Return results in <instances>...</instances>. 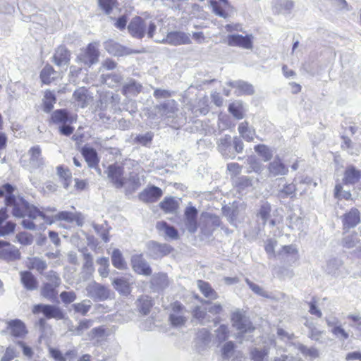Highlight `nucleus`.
<instances>
[{
	"label": "nucleus",
	"instance_id": "ea45409f",
	"mask_svg": "<svg viewBox=\"0 0 361 361\" xmlns=\"http://www.w3.org/2000/svg\"><path fill=\"white\" fill-rule=\"evenodd\" d=\"M25 202L27 201L22 197L18 200L15 197V202L9 205L13 206L12 214L15 217L23 218L26 216L27 209L24 207Z\"/></svg>",
	"mask_w": 361,
	"mask_h": 361
},
{
	"label": "nucleus",
	"instance_id": "4d7b16f0",
	"mask_svg": "<svg viewBox=\"0 0 361 361\" xmlns=\"http://www.w3.org/2000/svg\"><path fill=\"white\" fill-rule=\"evenodd\" d=\"M271 211V207L270 204L268 202H264L261 205L257 213V217L262 220L263 225H265L267 220L269 219Z\"/></svg>",
	"mask_w": 361,
	"mask_h": 361
},
{
	"label": "nucleus",
	"instance_id": "bf43d9fd",
	"mask_svg": "<svg viewBox=\"0 0 361 361\" xmlns=\"http://www.w3.org/2000/svg\"><path fill=\"white\" fill-rule=\"evenodd\" d=\"M255 151L262 157L264 161L270 160L273 156L271 149L264 145L255 146Z\"/></svg>",
	"mask_w": 361,
	"mask_h": 361
},
{
	"label": "nucleus",
	"instance_id": "c03bdc74",
	"mask_svg": "<svg viewBox=\"0 0 361 361\" xmlns=\"http://www.w3.org/2000/svg\"><path fill=\"white\" fill-rule=\"evenodd\" d=\"M87 90L85 87L77 89L73 94V98L78 102V105L84 108L87 106L88 103Z\"/></svg>",
	"mask_w": 361,
	"mask_h": 361
},
{
	"label": "nucleus",
	"instance_id": "412c9836",
	"mask_svg": "<svg viewBox=\"0 0 361 361\" xmlns=\"http://www.w3.org/2000/svg\"><path fill=\"white\" fill-rule=\"evenodd\" d=\"M227 84L233 88H235V93L238 96L247 94L252 95L255 93L253 85L243 80L229 81Z\"/></svg>",
	"mask_w": 361,
	"mask_h": 361
},
{
	"label": "nucleus",
	"instance_id": "864d4df0",
	"mask_svg": "<svg viewBox=\"0 0 361 361\" xmlns=\"http://www.w3.org/2000/svg\"><path fill=\"white\" fill-rule=\"evenodd\" d=\"M152 284L159 289H164L168 286V277L166 274L159 273L153 276Z\"/></svg>",
	"mask_w": 361,
	"mask_h": 361
},
{
	"label": "nucleus",
	"instance_id": "69168bd1",
	"mask_svg": "<svg viewBox=\"0 0 361 361\" xmlns=\"http://www.w3.org/2000/svg\"><path fill=\"white\" fill-rule=\"evenodd\" d=\"M128 190L130 191H135L137 190L141 185L140 178L138 174L130 173L128 179Z\"/></svg>",
	"mask_w": 361,
	"mask_h": 361
},
{
	"label": "nucleus",
	"instance_id": "a211bd4d",
	"mask_svg": "<svg viewBox=\"0 0 361 361\" xmlns=\"http://www.w3.org/2000/svg\"><path fill=\"white\" fill-rule=\"evenodd\" d=\"M298 250L293 245H284L281 250L277 253V256L281 261L288 263L295 262L298 258Z\"/></svg>",
	"mask_w": 361,
	"mask_h": 361
},
{
	"label": "nucleus",
	"instance_id": "72a5a7b5",
	"mask_svg": "<svg viewBox=\"0 0 361 361\" xmlns=\"http://www.w3.org/2000/svg\"><path fill=\"white\" fill-rule=\"evenodd\" d=\"M58 287V286L44 283L41 289V295L51 302H56L57 300L58 290L56 288Z\"/></svg>",
	"mask_w": 361,
	"mask_h": 361
},
{
	"label": "nucleus",
	"instance_id": "f8f14e48",
	"mask_svg": "<svg viewBox=\"0 0 361 361\" xmlns=\"http://www.w3.org/2000/svg\"><path fill=\"white\" fill-rule=\"evenodd\" d=\"M343 229L345 232L353 228L360 222V212L358 209L353 207L342 216Z\"/></svg>",
	"mask_w": 361,
	"mask_h": 361
},
{
	"label": "nucleus",
	"instance_id": "dca6fc26",
	"mask_svg": "<svg viewBox=\"0 0 361 361\" xmlns=\"http://www.w3.org/2000/svg\"><path fill=\"white\" fill-rule=\"evenodd\" d=\"M185 226L190 233H195L197 229V210L195 207H186L184 213Z\"/></svg>",
	"mask_w": 361,
	"mask_h": 361
},
{
	"label": "nucleus",
	"instance_id": "8fccbe9b",
	"mask_svg": "<svg viewBox=\"0 0 361 361\" xmlns=\"http://www.w3.org/2000/svg\"><path fill=\"white\" fill-rule=\"evenodd\" d=\"M196 339L199 344L207 346L211 342V334L209 330L203 328L197 331Z\"/></svg>",
	"mask_w": 361,
	"mask_h": 361
},
{
	"label": "nucleus",
	"instance_id": "c85d7f7f",
	"mask_svg": "<svg viewBox=\"0 0 361 361\" xmlns=\"http://www.w3.org/2000/svg\"><path fill=\"white\" fill-rule=\"evenodd\" d=\"M142 86L135 80L130 78L122 87V94L126 97L136 96L141 92Z\"/></svg>",
	"mask_w": 361,
	"mask_h": 361
},
{
	"label": "nucleus",
	"instance_id": "4be33fe9",
	"mask_svg": "<svg viewBox=\"0 0 361 361\" xmlns=\"http://www.w3.org/2000/svg\"><path fill=\"white\" fill-rule=\"evenodd\" d=\"M162 194V190L159 187L153 185L144 190L140 194L139 197L145 202H155L161 197Z\"/></svg>",
	"mask_w": 361,
	"mask_h": 361
},
{
	"label": "nucleus",
	"instance_id": "2eb2a0df",
	"mask_svg": "<svg viewBox=\"0 0 361 361\" xmlns=\"http://www.w3.org/2000/svg\"><path fill=\"white\" fill-rule=\"evenodd\" d=\"M252 35L243 36L238 34L229 35L227 37V43L231 47H239L246 49H252Z\"/></svg>",
	"mask_w": 361,
	"mask_h": 361
},
{
	"label": "nucleus",
	"instance_id": "a19ab883",
	"mask_svg": "<svg viewBox=\"0 0 361 361\" xmlns=\"http://www.w3.org/2000/svg\"><path fill=\"white\" fill-rule=\"evenodd\" d=\"M104 49L114 56H122L125 54V48L120 44L109 39L104 43Z\"/></svg>",
	"mask_w": 361,
	"mask_h": 361
},
{
	"label": "nucleus",
	"instance_id": "680f3d73",
	"mask_svg": "<svg viewBox=\"0 0 361 361\" xmlns=\"http://www.w3.org/2000/svg\"><path fill=\"white\" fill-rule=\"evenodd\" d=\"M72 307L75 312L80 313L82 315H85L91 307V302L90 300H83L81 302L75 303Z\"/></svg>",
	"mask_w": 361,
	"mask_h": 361
},
{
	"label": "nucleus",
	"instance_id": "f257e3e1",
	"mask_svg": "<svg viewBox=\"0 0 361 361\" xmlns=\"http://www.w3.org/2000/svg\"><path fill=\"white\" fill-rule=\"evenodd\" d=\"M156 30L157 25L154 22L147 21L140 16L133 18L128 25L130 35L137 39H142L146 33L148 38L152 39Z\"/></svg>",
	"mask_w": 361,
	"mask_h": 361
},
{
	"label": "nucleus",
	"instance_id": "4468645a",
	"mask_svg": "<svg viewBox=\"0 0 361 361\" xmlns=\"http://www.w3.org/2000/svg\"><path fill=\"white\" fill-rule=\"evenodd\" d=\"M221 224V220L219 216L216 215L206 216L201 224V233L205 236L212 235V233Z\"/></svg>",
	"mask_w": 361,
	"mask_h": 361
},
{
	"label": "nucleus",
	"instance_id": "3c124183",
	"mask_svg": "<svg viewBox=\"0 0 361 361\" xmlns=\"http://www.w3.org/2000/svg\"><path fill=\"white\" fill-rule=\"evenodd\" d=\"M190 110L195 117H198L200 115H206L209 111L208 105L201 99L197 102V104L192 106Z\"/></svg>",
	"mask_w": 361,
	"mask_h": 361
},
{
	"label": "nucleus",
	"instance_id": "b1692460",
	"mask_svg": "<svg viewBox=\"0 0 361 361\" xmlns=\"http://www.w3.org/2000/svg\"><path fill=\"white\" fill-rule=\"evenodd\" d=\"M30 156L29 162L30 166L34 169H39L44 166V160L42 156V149L39 145L32 147L28 150Z\"/></svg>",
	"mask_w": 361,
	"mask_h": 361
},
{
	"label": "nucleus",
	"instance_id": "f704fd0d",
	"mask_svg": "<svg viewBox=\"0 0 361 361\" xmlns=\"http://www.w3.org/2000/svg\"><path fill=\"white\" fill-rule=\"evenodd\" d=\"M238 130L240 137L245 140L251 142L254 140L255 130L253 128L249 127L247 121L240 123L238 126Z\"/></svg>",
	"mask_w": 361,
	"mask_h": 361
},
{
	"label": "nucleus",
	"instance_id": "58836bf2",
	"mask_svg": "<svg viewBox=\"0 0 361 361\" xmlns=\"http://www.w3.org/2000/svg\"><path fill=\"white\" fill-rule=\"evenodd\" d=\"M24 207L27 209L26 216L29 218L35 219L37 216H40L45 221L49 222V224L52 223V221L49 220V217L46 216L42 212L39 211L37 207L30 205L27 202H24Z\"/></svg>",
	"mask_w": 361,
	"mask_h": 361
},
{
	"label": "nucleus",
	"instance_id": "f03ea898",
	"mask_svg": "<svg viewBox=\"0 0 361 361\" xmlns=\"http://www.w3.org/2000/svg\"><path fill=\"white\" fill-rule=\"evenodd\" d=\"M231 320L233 326L239 331L238 338L240 339V341L242 340H250V337L247 336V334H250L255 330L250 319L243 313L238 310L232 314Z\"/></svg>",
	"mask_w": 361,
	"mask_h": 361
},
{
	"label": "nucleus",
	"instance_id": "603ef678",
	"mask_svg": "<svg viewBox=\"0 0 361 361\" xmlns=\"http://www.w3.org/2000/svg\"><path fill=\"white\" fill-rule=\"evenodd\" d=\"M360 243V239L357 237V234L356 232H354L350 235H348L343 238L342 239V245L347 248L351 249L355 247Z\"/></svg>",
	"mask_w": 361,
	"mask_h": 361
},
{
	"label": "nucleus",
	"instance_id": "7ed1b4c3",
	"mask_svg": "<svg viewBox=\"0 0 361 361\" xmlns=\"http://www.w3.org/2000/svg\"><path fill=\"white\" fill-rule=\"evenodd\" d=\"M34 314L42 313L47 319H55L61 320L65 318L63 311L56 305L37 304L33 307Z\"/></svg>",
	"mask_w": 361,
	"mask_h": 361
},
{
	"label": "nucleus",
	"instance_id": "c756f323",
	"mask_svg": "<svg viewBox=\"0 0 361 361\" xmlns=\"http://www.w3.org/2000/svg\"><path fill=\"white\" fill-rule=\"evenodd\" d=\"M135 303L138 312L142 315H147L153 306L151 297L146 295L139 297Z\"/></svg>",
	"mask_w": 361,
	"mask_h": 361
},
{
	"label": "nucleus",
	"instance_id": "5701e85b",
	"mask_svg": "<svg viewBox=\"0 0 361 361\" xmlns=\"http://www.w3.org/2000/svg\"><path fill=\"white\" fill-rule=\"evenodd\" d=\"M51 121L56 124H72L74 118L65 109H57L53 111L51 116Z\"/></svg>",
	"mask_w": 361,
	"mask_h": 361
},
{
	"label": "nucleus",
	"instance_id": "f3484780",
	"mask_svg": "<svg viewBox=\"0 0 361 361\" xmlns=\"http://www.w3.org/2000/svg\"><path fill=\"white\" fill-rule=\"evenodd\" d=\"M20 283L27 291H33L38 288V281L35 275L30 271H21L19 273Z\"/></svg>",
	"mask_w": 361,
	"mask_h": 361
},
{
	"label": "nucleus",
	"instance_id": "9b49d317",
	"mask_svg": "<svg viewBox=\"0 0 361 361\" xmlns=\"http://www.w3.org/2000/svg\"><path fill=\"white\" fill-rule=\"evenodd\" d=\"M6 331L13 337L23 338L27 334L25 323L19 319L6 322Z\"/></svg>",
	"mask_w": 361,
	"mask_h": 361
},
{
	"label": "nucleus",
	"instance_id": "20e7f679",
	"mask_svg": "<svg viewBox=\"0 0 361 361\" xmlns=\"http://www.w3.org/2000/svg\"><path fill=\"white\" fill-rule=\"evenodd\" d=\"M85 290L87 295L94 301H104L110 298L109 289L95 281L88 283Z\"/></svg>",
	"mask_w": 361,
	"mask_h": 361
},
{
	"label": "nucleus",
	"instance_id": "79ce46f5",
	"mask_svg": "<svg viewBox=\"0 0 361 361\" xmlns=\"http://www.w3.org/2000/svg\"><path fill=\"white\" fill-rule=\"evenodd\" d=\"M56 102V97L54 92L47 90L44 92L42 99L43 111L49 113L54 108V105Z\"/></svg>",
	"mask_w": 361,
	"mask_h": 361
},
{
	"label": "nucleus",
	"instance_id": "39448f33",
	"mask_svg": "<svg viewBox=\"0 0 361 361\" xmlns=\"http://www.w3.org/2000/svg\"><path fill=\"white\" fill-rule=\"evenodd\" d=\"M106 172L108 178L116 188H122L126 183V178L123 176L124 169L122 166L117 164H110Z\"/></svg>",
	"mask_w": 361,
	"mask_h": 361
},
{
	"label": "nucleus",
	"instance_id": "a18cd8bd",
	"mask_svg": "<svg viewBox=\"0 0 361 361\" xmlns=\"http://www.w3.org/2000/svg\"><path fill=\"white\" fill-rule=\"evenodd\" d=\"M93 325L92 319H82L81 320L76 327L73 326L69 327V331L73 332L75 336H81L85 331L89 329Z\"/></svg>",
	"mask_w": 361,
	"mask_h": 361
},
{
	"label": "nucleus",
	"instance_id": "49530a36",
	"mask_svg": "<svg viewBox=\"0 0 361 361\" xmlns=\"http://www.w3.org/2000/svg\"><path fill=\"white\" fill-rule=\"evenodd\" d=\"M56 77V72L52 66L47 65L44 67L40 73V78L43 83L49 84Z\"/></svg>",
	"mask_w": 361,
	"mask_h": 361
},
{
	"label": "nucleus",
	"instance_id": "6e6552de",
	"mask_svg": "<svg viewBox=\"0 0 361 361\" xmlns=\"http://www.w3.org/2000/svg\"><path fill=\"white\" fill-rule=\"evenodd\" d=\"M98 43H90L84 51L78 56V59L85 65L91 66L98 62L99 51Z\"/></svg>",
	"mask_w": 361,
	"mask_h": 361
},
{
	"label": "nucleus",
	"instance_id": "423d86ee",
	"mask_svg": "<svg viewBox=\"0 0 361 361\" xmlns=\"http://www.w3.org/2000/svg\"><path fill=\"white\" fill-rule=\"evenodd\" d=\"M155 41L159 43L170 44L173 46L190 44L191 43L190 34L181 31L170 32L167 34L166 37L161 40Z\"/></svg>",
	"mask_w": 361,
	"mask_h": 361
},
{
	"label": "nucleus",
	"instance_id": "e2e57ef3",
	"mask_svg": "<svg viewBox=\"0 0 361 361\" xmlns=\"http://www.w3.org/2000/svg\"><path fill=\"white\" fill-rule=\"evenodd\" d=\"M334 194V197L338 200L344 199L345 200H348L351 199L350 192L343 190V186L340 183H338L335 185Z\"/></svg>",
	"mask_w": 361,
	"mask_h": 361
},
{
	"label": "nucleus",
	"instance_id": "6ab92c4d",
	"mask_svg": "<svg viewBox=\"0 0 361 361\" xmlns=\"http://www.w3.org/2000/svg\"><path fill=\"white\" fill-rule=\"evenodd\" d=\"M217 149L219 152L225 158H235V155L231 152V137L229 135H225L220 137L217 142Z\"/></svg>",
	"mask_w": 361,
	"mask_h": 361
},
{
	"label": "nucleus",
	"instance_id": "6e6d98bb",
	"mask_svg": "<svg viewBox=\"0 0 361 361\" xmlns=\"http://www.w3.org/2000/svg\"><path fill=\"white\" fill-rule=\"evenodd\" d=\"M177 207V202L173 197H166L160 202V207L167 213L174 212Z\"/></svg>",
	"mask_w": 361,
	"mask_h": 361
},
{
	"label": "nucleus",
	"instance_id": "37998d69",
	"mask_svg": "<svg viewBox=\"0 0 361 361\" xmlns=\"http://www.w3.org/2000/svg\"><path fill=\"white\" fill-rule=\"evenodd\" d=\"M111 262L114 267L119 270H124L127 268L126 262L121 252L118 249H114L111 254Z\"/></svg>",
	"mask_w": 361,
	"mask_h": 361
},
{
	"label": "nucleus",
	"instance_id": "473e14b6",
	"mask_svg": "<svg viewBox=\"0 0 361 361\" xmlns=\"http://www.w3.org/2000/svg\"><path fill=\"white\" fill-rule=\"evenodd\" d=\"M156 228L159 232H163L166 237L171 240H177L179 237L177 229L166 221H158Z\"/></svg>",
	"mask_w": 361,
	"mask_h": 361
},
{
	"label": "nucleus",
	"instance_id": "ddd939ff",
	"mask_svg": "<svg viewBox=\"0 0 361 361\" xmlns=\"http://www.w3.org/2000/svg\"><path fill=\"white\" fill-rule=\"evenodd\" d=\"M131 264L133 271L145 276L152 274V269L148 262L143 258L142 255H135L131 257Z\"/></svg>",
	"mask_w": 361,
	"mask_h": 361
},
{
	"label": "nucleus",
	"instance_id": "1a4fd4ad",
	"mask_svg": "<svg viewBox=\"0 0 361 361\" xmlns=\"http://www.w3.org/2000/svg\"><path fill=\"white\" fill-rule=\"evenodd\" d=\"M155 109L161 116L166 118H173L178 111V103L174 99H169L155 106Z\"/></svg>",
	"mask_w": 361,
	"mask_h": 361
},
{
	"label": "nucleus",
	"instance_id": "4c0bfd02",
	"mask_svg": "<svg viewBox=\"0 0 361 361\" xmlns=\"http://www.w3.org/2000/svg\"><path fill=\"white\" fill-rule=\"evenodd\" d=\"M14 187L10 183L4 184L0 187V197H5V204L9 206L15 202V196L13 195Z\"/></svg>",
	"mask_w": 361,
	"mask_h": 361
},
{
	"label": "nucleus",
	"instance_id": "5fc2aeb1",
	"mask_svg": "<svg viewBox=\"0 0 361 361\" xmlns=\"http://www.w3.org/2000/svg\"><path fill=\"white\" fill-rule=\"evenodd\" d=\"M228 111L237 119H242L244 116L243 106L240 102L230 104Z\"/></svg>",
	"mask_w": 361,
	"mask_h": 361
},
{
	"label": "nucleus",
	"instance_id": "13d9d810",
	"mask_svg": "<svg viewBox=\"0 0 361 361\" xmlns=\"http://www.w3.org/2000/svg\"><path fill=\"white\" fill-rule=\"evenodd\" d=\"M341 265L342 262L339 259L331 258L327 262L326 271L329 274L335 275Z\"/></svg>",
	"mask_w": 361,
	"mask_h": 361
},
{
	"label": "nucleus",
	"instance_id": "9d476101",
	"mask_svg": "<svg viewBox=\"0 0 361 361\" xmlns=\"http://www.w3.org/2000/svg\"><path fill=\"white\" fill-rule=\"evenodd\" d=\"M268 177L274 178L286 176L288 173V166L285 164L282 159L276 156L267 166Z\"/></svg>",
	"mask_w": 361,
	"mask_h": 361
},
{
	"label": "nucleus",
	"instance_id": "338daca9",
	"mask_svg": "<svg viewBox=\"0 0 361 361\" xmlns=\"http://www.w3.org/2000/svg\"><path fill=\"white\" fill-rule=\"evenodd\" d=\"M93 228L95 232L101 237L104 242L107 243L109 241V231L106 226L93 224Z\"/></svg>",
	"mask_w": 361,
	"mask_h": 361
},
{
	"label": "nucleus",
	"instance_id": "2f4dec72",
	"mask_svg": "<svg viewBox=\"0 0 361 361\" xmlns=\"http://www.w3.org/2000/svg\"><path fill=\"white\" fill-rule=\"evenodd\" d=\"M82 154L90 168H97L99 159L97 152L92 147H84L82 149Z\"/></svg>",
	"mask_w": 361,
	"mask_h": 361
},
{
	"label": "nucleus",
	"instance_id": "c9c22d12",
	"mask_svg": "<svg viewBox=\"0 0 361 361\" xmlns=\"http://www.w3.org/2000/svg\"><path fill=\"white\" fill-rule=\"evenodd\" d=\"M112 285L121 295H128L131 291L129 283L123 277L114 279L112 281Z\"/></svg>",
	"mask_w": 361,
	"mask_h": 361
},
{
	"label": "nucleus",
	"instance_id": "09e8293b",
	"mask_svg": "<svg viewBox=\"0 0 361 361\" xmlns=\"http://www.w3.org/2000/svg\"><path fill=\"white\" fill-rule=\"evenodd\" d=\"M294 181L296 182L297 180L295 179ZM297 183H292L285 185L281 190H279V196L281 198L292 197L295 195V191L297 190Z\"/></svg>",
	"mask_w": 361,
	"mask_h": 361
},
{
	"label": "nucleus",
	"instance_id": "a878e982",
	"mask_svg": "<svg viewBox=\"0 0 361 361\" xmlns=\"http://www.w3.org/2000/svg\"><path fill=\"white\" fill-rule=\"evenodd\" d=\"M55 218L58 221H65L68 223L75 222L79 226H82L84 221V218L80 213H73L67 211L59 212Z\"/></svg>",
	"mask_w": 361,
	"mask_h": 361
},
{
	"label": "nucleus",
	"instance_id": "cd10ccee",
	"mask_svg": "<svg viewBox=\"0 0 361 361\" xmlns=\"http://www.w3.org/2000/svg\"><path fill=\"white\" fill-rule=\"evenodd\" d=\"M26 267L30 270H35L39 274H44V271L47 269V263L46 260L39 257H30L27 258Z\"/></svg>",
	"mask_w": 361,
	"mask_h": 361
},
{
	"label": "nucleus",
	"instance_id": "bb28decb",
	"mask_svg": "<svg viewBox=\"0 0 361 361\" xmlns=\"http://www.w3.org/2000/svg\"><path fill=\"white\" fill-rule=\"evenodd\" d=\"M360 178L361 170L356 169L354 166H349L345 170L343 183L345 185H354L358 183Z\"/></svg>",
	"mask_w": 361,
	"mask_h": 361
},
{
	"label": "nucleus",
	"instance_id": "774afa93",
	"mask_svg": "<svg viewBox=\"0 0 361 361\" xmlns=\"http://www.w3.org/2000/svg\"><path fill=\"white\" fill-rule=\"evenodd\" d=\"M105 334V329L103 326L93 328L87 334L89 340H99L102 338Z\"/></svg>",
	"mask_w": 361,
	"mask_h": 361
},
{
	"label": "nucleus",
	"instance_id": "e433bc0d",
	"mask_svg": "<svg viewBox=\"0 0 361 361\" xmlns=\"http://www.w3.org/2000/svg\"><path fill=\"white\" fill-rule=\"evenodd\" d=\"M197 286L205 298L210 300H216L218 298L217 293L212 288L208 282L198 280Z\"/></svg>",
	"mask_w": 361,
	"mask_h": 361
},
{
	"label": "nucleus",
	"instance_id": "7c9ffc66",
	"mask_svg": "<svg viewBox=\"0 0 361 361\" xmlns=\"http://www.w3.org/2000/svg\"><path fill=\"white\" fill-rule=\"evenodd\" d=\"M273 8L276 13L289 14L294 6L292 0H274Z\"/></svg>",
	"mask_w": 361,
	"mask_h": 361
},
{
	"label": "nucleus",
	"instance_id": "aec40b11",
	"mask_svg": "<svg viewBox=\"0 0 361 361\" xmlns=\"http://www.w3.org/2000/svg\"><path fill=\"white\" fill-rule=\"evenodd\" d=\"M20 257V252L18 248L13 245H8L0 250V259L7 262L19 260Z\"/></svg>",
	"mask_w": 361,
	"mask_h": 361
},
{
	"label": "nucleus",
	"instance_id": "052dcab7",
	"mask_svg": "<svg viewBox=\"0 0 361 361\" xmlns=\"http://www.w3.org/2000/svg\"><path fill=\"white\" fill-rule=\"evenodd\" d=\"M216 339L219 343L225 341L229 336V330L227 325L221 324L215 331Z\"/></svg>",
	"mask_w": 361,
	"mask_h": 361
},
{
	"label": "nucleus",
	"instance_id": "393cba45",
	"mask_svg": "<svg viewBox=\"0 0 361 361\" xmlns=\"http://www.w3.org/2000/svg\"><path fill=\"white\" fill-rule=\"evenodd\" d=\"M70 52L63 46L59 47L53 56V62L58 66H67L70 61Z\"/></svg>",
	"mask_w": 361,
	"mask_h": 361
},
{
	"label": "nucleus",
	"instance_id": "0eeeda50",
	"mask_svg": "<svg viewBox=\"0 0 361 361\" xmlns=\"http://www.w3.org/2000/svg\"><path fill=\"white\" fill-rule=\"evenodd\" d=\"M172 250V247L166 243L149 241L147 244V255L154 259L169 255Z\"/></svg>",
	"mask_w": 361,
	"mask_h": 361
},
{
	"label": "nucleus",
	"instance_id": "0e129e2a",
	"mask_svg": "<svg viewBox=\"0 0 361 361\" xmlns=\"http://www.w3.org/2000/svg\"><path fill=\"white\" fill-rule=\"evenodd\" d=\"M154 137V133L152 132H147L145 134H140L135 138L136 143L140 144L142 146H148L151 144Z\"/></svg>",
	"mask_w": 361,
	"mask_h": 361
},
{
	"label": "nucleus",
	"instance_id": "de8ad7c7",
	"mask_svg": "<svg viewBox=\"0 0 361 361\" xmlns=\"http://www.w3.org/2000/svg\"><path fill=\"white\" fill-rule=\"evenodd\" d=\"M298 350L302 354V355L310 360H314L319 356V353L316 348L311 347L308 348L303 344H298Z\"/></svg>",
	"mask_w": 361,
	"mask_h": 361
}]
</instances>
